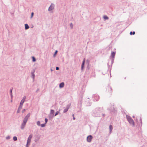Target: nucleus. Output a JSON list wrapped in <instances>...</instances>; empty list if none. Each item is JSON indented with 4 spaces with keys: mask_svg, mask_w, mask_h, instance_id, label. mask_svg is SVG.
<instances>
[{
    "mask_svg": "<svg viewBox=\"0 0 147 147\" xmlns=\"http://www.w3.org/2000/svg\"><path fill=\"white\" fill-rule=\"evenodd\" d=\"M107 89L108 90L109 93L111 94L112 92V89L111 87L108 86L107 87Z\"/></svg>",
    "mask_w": 147,
    "mask_h": 147,
    "instance_id": "9",
    "label": "nucleus"
},
{
    "mask_svg": "<svg viewBox=\"0 0 147 147\" xmlns=\"http://www.w3.org/2000/svg\"><path fill=\"white\" fill-rule=\"evenodd\" d=\"M73 119L74 120H75V118L74 117H73Z\"/></svg>",
    "mask_w": 147,
    "mask_h": 147,
    "instance_id": "51",
    "label": "nucleus"
},
{
    "mask_svg": "<svg viewBox=\"0 0 147 147\" xmlns=\"http://www.w3.org/2000/svg\"><path fill=\"white\" fill-rule=\"evenodd\" d=\"M24 102H25V101H23V100H21V101L20 102V105H23V103Z\"/></svg>",
    "mask_w": 147,
    "mask_h": 147,
    "instance_id": "24",
    "label": "nucleus"
},
{
    "mask_svg": "<svg viewBox=\"0 0 147 147\" xmlns=\"http://www.w3.org/2000/svg\"><path fill=\"white\" fill-rule=\"evenodd\" d=\"M64 85V83L63 82H62L59 85V88H63Z\"/></svg>",
    "mask_w": 147,
    "mask_h": 147,
    "instance_id": "15",
    "label": "nucleus"
},
{
    "mask_svg": "<svg viewBox=\"0 0 147 147\" xmlns=\"http://www.w3.org/2000/svg\"><path fill=\"white\" fill-rule=\"evenodd\" d=\"M72 116L73 117H74V114H73Z\"/></svg>",
    "mask_w": 147,
    "mask_h": 147,
    "instance_id": "53",
    "label": "nucleus"
},
{
    "mask_svg": "<svg viewBox=\"0 0 147 147\" xmlns=\"http://www.w3.org/2000/svg\"><path fill=\"white\" fill-rule=\"evenodd\" d=\"M32 61L33 62H34L36 61V59L34 57H32Z\"/></svg>",
    "mask_w": 147,
    "mask_h": 147,
    "instance_id": "30",
    "label": "nucleus"
},
{
    "mask_svg": "<svg viewBox=\"0 0 147 147\" xmlns=\"http://www.w3.org/2000/svg\"><path fill=\"white\" fill-rule=\"evenodd\" d=\"M55 7V5L53 3H51L50 6L49 7L48 11H51L52 10H53L54 8Z\"/></svg>",
    "mask_w": 147,
    "mask_h": 147,
    "instance_id": "6",
    "label": "nucleus"
},
{
    "mask_svg": "<svg viewBox=\"0 0 147 147\" xmlns=\"http://www.w3.org/2000/svg\"><path fill=\"white\" fill-rule=\"evenodd\" d=\"M71 105L68 104L66 105V108L63 110V112L64 113H66L68 111L69 108L70 107Z\"/></svg>",
    "mask_w": 147,
    "mask_h": 147,
    "instance_id": "8",
    "label": "nucleus"
},
{
    "mask_svg": "<svg viewBox=\"0 0 147 147\" xmlns=\"http://www.w3.org/2000/svg\"><path fill=\"white\" fill-rule=\"evenodd\" d=\"M11 102H12V100H11Z\"/></svg>",
    "mask_w": 147,
    "mask_h": 147,
    "instance_id": "55",
    "label": "nucleus"
},
{
    "mask_svg": "<svg viewBox=\"0 0 147 147\" xmlns=\"http://www.w3.org/2000/svg\"><path fill=\"white\" fill-rule=\"evenodd\" d=\"M36 124L38 126H40V122L39 121H38L36 122Z\"/></svg>",
    "mask_w": 147,
    "mask_h": 147,
    "instance_id": "27",
    "label": "nucleus"
},
{
    "mask_svg": "<svg viewBox=\"0 0 147 147\" xmlns=\"http://www.w3.org/2000/svg\"><path fill=\"white\" fill-rule=\"evenodd\" d=\"M30 142H30V141H27V144H26V147H29V146L30 145Z\"/></svg>",
    "mask_w": 147,
    "mask_h": 147,
    "instance_id": "20",
    "label": "nucleus"
},
{
    "mask_svg": "<svg viewBox=\"0 0 147 147\" xmlns=\"http://www.w3.org/2000/svg\"><path fill=\"white\" fill-rule=\"evenodd\" d=\"M26 123V122L23 121V122L22 123L21 125V129H24Z\"/></svg>",
    "mask_w": 147,
    "mask_h": 147,
    "instance_id": "10",
    "label": "nucleus"
},
{
    "mask_svg": "<svg viewBox=\"0 0 147 147\" xmlns=\"http://www.w3.org/2000/svg\"><path fill=\"white\" fill-rule=\"evenodd\" d=\"M92 97L94 98V99L93 100L94 101H97L99 99V96L98 94H96L93 95Z\"/></svg>",
    "mask_w": 147,
    "mask_h": 147,
    "instance_id": "4",
    "label": "nucleus"
},
{
    "mask_svg": "<svg viewBox=\"0 0 147 147\" xmlns=\"http://www.w3.org/2000/svg\"><path fill=\"white\" fill-rule=\"evenodd\" d=\"M89 61H88V60H87V63H88V64H89Z\"/></svg>",
    "mask_w": 147,
    "mask_h": 147,
    "instance_id": "48",
    "label": "nucleus"
},
{
    "mask_svg": "<svg viewBox=\"0 0 147 147\" xmlns=\"http://www.w3.org/2000/svg\"><path fill=\"white\" fill-rule=\"evenodd\" d=\"M39 88H38L37 90L36 91V93L38 92V91H39Z\"/></svg>",
    "mask_w": 147,
    "mask_h": 147,
    "instance_id": "44",
    "label": "nucleus"
},
{
    "mask_svg": "<svg viewBox=\"0 0 147 147\" xmlns=\"http://www.w3.org/2000/svg\"><path fill=\"white\" fill-rule=\"evenodd\" d=\"M103 111L102 108L99 107H96L92 111V115L94 117H100Z\"/></svg>",
    "mask_w": 147,
    "mask_h": 147,
    "instance_id": "1",
    "label": "nucleus"
},
{
    "mask_svg": "<svg viewBox=\"0 0 147 147\" xmlns=\"http://www.w3.org/2000/svg\"><path fill=\"white\" fill-rule=\"evenodd\" d=\"M20 110H21L20 109H18L17 112V113H19L20 112Z\"/></svg>",
    "mask_w": 147,
    "mask_h": 147,
    "instance_id": "40",
    "label": "nucleus"
},
{
    "mask_svg": "<svg viewBox=\"0 0 147 147\" xmlns=\"http://www.w3.org/2000/svg\"><path fill=\"white\" fill-rule=\"evenodd\" d=\"M30 113H28L27 115L24 118L23 121H25L26 122H27L28 119L30 117Z\"/></svg>",
    "mask_w": 147,
    "mask_h": 147,
    "instance_id": "7",
    "label": "nucleus"
},
{
    "mask_svg": "<svg viewBox=\"0 0 147 147\" xmlns=\"http://www.w3.org/2000/svg\"><path fill=\"white\" fill-rule=\"evenodd\" d=\"M25 29L26 30H27L29 29L30 28L29 26H28V24H25Z\"/></svg>",
    "mask_w": 147,
    "mask_h": 147,
    "instance_id": "17",
    "label": "nucleus"
},
{
    "mask_svg": "<svg viewBox=\"0 0 147 147\" xmlns=\"http://www.w3.org/2000/svg\"><path fill=\"white\" fill-rule=\"evenodd\" d=\"M26 98V96H24L23 98L22 99V100H23V101H25V100Z\"/></svg>",
    "mask_w": 147,
    "mask_h": 147,
    "instance_id": "37",
    "label": "nucleus"
},
{
    "mask_svg": "<svg viewBox=\"0 0 147 147\" xmlns=\"http://www.w3.org/2000/svg\"><path fill=\"white\" fill-rule=\"evenodd\" d=\"M58 52V51L57 50H56L55 52V53L53 55V57H55L56 56V55L57 54Z\"/></svg>",
    "mask_w": 147,
    "mask_h": 147,
    "instance_id": "26",
    "label": "nucleus"
},
{
    "mask_svg": "<svg viewBox=\"0 0 147 147\" xmlns=\"http://www.w3.org/2000/svg\"><path fill=\"white\" fill-rule=\"evenodd\" d=\"M46 124H45V123L42 124H41V125H40V126L42 127H44L45 126Z\"/></svg>",
    "mask_w": 147,
    "mask_h": 147,
    "instance_id": "31",
    "label": "nucleus"
},
{
    "mask_svg": "<svg viewBox=\"0 0 147 147\" xmlns=\"http://www.w3.org/2000/svg\"><path fill=\"white\" fill-rule=\"evenodd\" d=\"M91 105V103H89V105H88L87 106H90Z\"/></svg>",
    "mask_w": 147,
    "mask_h": 147,
    "instance_id": "50",
    "label": "nucleus"
},
{
    "mask_svg": "<svg viewBox=\"0 0 147 147\" xmlns=\"http://www.w3.org/2000/svg\"><path fill=\"white\" fill-rule=\"evenodd\" d=\"M135 34V32L134 31L133 32H132V31L130 32V35H134Z\"/></svg>",
    "mask_w": 147,
    "mask_h": 147,
    "instance_id": "29",
    "label": "nucleus"
},
{
    "mask_svg": "<svg viewBox=\"0 0 147 147\" xmlns=\"http://www.w3.org/2000/svg\"><path fill=\"white\" fill-rule=\"evenodd\" d=\"M40 139V138H38L37 139H36L35 140H34V141L35 142H37Z\"/></svg>",
    "mask_w": 147,
    "mask_h": 147,
    "instance_id": "32",
    "label": "nucleus"
},
{
    "mask_svg": "<svg viewBox=\"0 0 147 147\" xmlns=\"http://www.w3.org/2000/svg\"><path fill=\"white\" fill-rule=\"evenodd\" d=\"M109 134H111V133L113 129V127L111 125H110L109 126Z\"/></svg>",
    "mask_w": 147,
    "mask_h": 147,
    "instance_id": "16",
    "label": "nucleus"
},
{
    "mask_svg": "<svg viewBox=\"0 0 147 147\" xmlns=\"http://www.w3.org/2000/svg\"><path fill=\"white\" fill-rule=\"evenodd\" d=\"M60 111V110H59V111H57L56 112L55 114L54 115V116H56V115H58L60 113V112H59Z\"/></svg>",
    "mask_w": 147,
    "mask_h": 147,
    "instance_id": "23",
    "label": "nucleus"
},
{
    "mask_svg": "<svg viewBox=\"0 0 147 147\" xmlns=\"http://www.w3.org/2000/svg\"><path fill=\"white\" fill-rule=\"evenodd\" d=\"M103 18L105 20H108L109 19V17L106 15H105L103 16Z\"/></svg>",
    "mask_w": 147,
    "mask_h": 147,
    "instance_id": "22",
    "label": "nucleus"
},
{
    "mask_svg": "<svg viewBox=\"0 0 147 147\" xmlns=\"http://www.w3.org/2000/svg\"><path fill=\"white\" fill-rule=\"evenodd\" d=\"M54 69H52V68L51 69V71H54Z\"/></svg>",
    "mask_w": 147,
    "mask_h": 147,
    "instance_id": "49",
    "label": "nucleus"
},
{
    "mask_svg": "<svg viewBox=\"0 0 147 147\" xmlns=\"http://www.w3.org/2000/svg\"><path fill=\"white\" fill-rule=\"evenodd\" d=\"M32 136H33V135L32 134H30L28 138V139H29V140H31V139L32 138Z\"/></svg>",
    "mask_w": 147,
    "mask_h": 147,
    "instance_id": "21",
    "label": "nucleus"
},
{
    "mask_svg": "<svg viewBox=\"0 0 147 147\" xmlns=\"http://www.w3.org/2000/svg\"><path fill=\"white\" fill-rule=\"evenodd\" d=\"M78 107L80 109H81V108L82 107V101L80 100L78 102Z\"/></svg>",
    "mask_w": 147,
    "mask_h": 147,
    "instance_id": "11",
    "label": "nucleus"
},
{
    "mask_svg": "<svg viewBox=\"0 0 147 147\" xmlns=\"http://www.w3.org/2000/svg\"><path fill=\"white\" fill-rule=\"evenodd\" d=\"M133 117L134 118L135 117V116H133Z\"/></svg>",
    "mask_w": 147,
    "mask_h": 147,
    "instance_id": "54",
    "label": "nucleus"
},
{
    "mask_svg": "<svg viewBox=\"0 0 147 147\" xmlns=\"http://www.w3.org/2000/svg\"><path fill=\"white\" fill-rule=\"evenodd\" d=\"M10 137L9 136H8L6 137V139L7 140H9V139H10Z\"/></svg>",
    "mask_w": 147,
    "mask_h": 147,
    "instance_id": "38",
    "label": "nucleus"
},
{
    "mask_svg": "<svg viewBox=\"0 0 147 147\" xmlns=\"http://www.w3.org/2000/svg\"><path fill=\"white\" fill-rule=\"evenodd\" d=\"M70 27L71 29L73 28V24L72 23H71L70 24Z\"/></svg>",
    "mask_w": 147,
    "mask_h": 147,
    "instance_id": "39",
    "label": "nucleus"
},
{
    "mask_svg": "<svg viewBox=\"0 0 147 147\" xmlns=\"http://www.w3.org/2000/svg\"><path fill=\"white\" fill-rule=\"evenodd\" d=\"M102 114V116L103 117H104L105 116V114H103V113H101Z\"/></svg>",
    "mask_w": 147,
    "mask_h": 147,
    "instance_id": "43",
    "label": "nucleus"
},
{
    "mask_svg": "<svg viewBox=\"0 0 147 147\" xmlns=\"http://www.w3.org/2000/svg\"><path fill=\"white\" fill-rule=\"evenodd\" d=\"M111 64L112 65L113 63L114 59V58H111Z\"/></svg>",
    "mask_w": 147,
    "mask_h": 147,
    "instance_id": "34",
    "label": "nucleus"
},
{
    "mask_svg": "<svg viewBox=\"0 0 147 147\" xmlns=\"http://www.w3.org/2000/svg\"><path fill=\"white\" fill-rule=\"evenodd\" d=\"M85 62V59H84L83 61V62H82V64L81 68V69L82 70L84 67Z\"/></svg>",
    "mask_w": 147,
    "mask_h": 147,
    "instance_id": "13",
    "label": "nucleus"
},
{
    "mask_svg": "<svg viewBox=\"0 0 147 147\" xmlns=\"http://www.w3.org/2000/svg\"><path fill=\"white\" fill-rule=\"evenodd\" d=\"M54 117V115H53L50 114L49 115V119H52Z\"/></svg>",
    "mask_w": 147,
    "mask_h": 147,
    "instance_id": "18",
    "label": "nucleus"
},
{
    "mask_svg": "<svg viewBox=\"0 0 147 147\" xmlns=\"http://www.w3.org/2000/svg\"><path fill=\"white\" fill-rule=\"evenodd\" d=\"M13 140L16 141L17 140V138L16 136H14L13 138Z\"/></svg>",
    "mask_w": 147,
    "mask_h": 147,
    "instance_id": "28",
    "label": "nucleus"
},
{
    "mask_svg": "<svg viewBox=\"0 0 147 147\" xmlns=\"http://www.w3.org/2000/svg\"><path fill=\"white\" fill-rule=\"evenodd\" d=\"M115 52L114 51H113L111 52V58H115Z\"/></svg>",
    "mask_w": 147,
    "mask_h": 147,
    "instance_id": "12",
    "label": "nucleus"
},
{
    "mask_svg": "<svg viewBox=\"0 0 147 147\" xmlns=\"http://www.w3.org/2000/svg\"><path fill=\"white\" fill-rule=\"evenodd\" d=\"M12 90L13 88H11L10 90V94L11 99H12L13 97L12 94Z\"/></svg>",
    "mask_w": 147,
    "mask_h": 147,
    "instance_id": "14",
    "label": "nucleus"
},
{
    "mask_svg": "<svg viewBox=\"0 0 147 147\" xmlns=\"http://www.w3.org/2000/svg\"><path fill=\"white\" fill-rule=\"evenodd\" d=\"M126 118L130 125H131L133 127H134L135 126L134 122L131 117L130 116L127 115Z\"/></svg>",
    "mask_w": 147,
    "mask_h": 147,
    "instance_id": "2",
    "label": "nucleus"
},
{
    "mask_svg": "<svg viewBox=\"0 0 147 147\" xmlns=\"http://www.w3.org/2000/svg\"><path fill=\"white\" fill-rule=\"evenodd\" d=\"M22 106L23 105H20L18 107V109L21 110L22 108Z\"/></svg>",
    "mask_w": 147,
    "mask_h": 147,
    "instance_id": "33",
    "label": "nucleus"
},
{
    "mask_svg": "<svg viewBox=\"0 0 147 147\" xmlns=\"http://www.w3.org/2000/svg\"><path fill=\"white\" fill-rule=\"evenodd\" d=\"M34 14V13L33 12H32L31 13V18H32V17L33 16Z\"/></svg>",
    "mask_w": 147,
    "mask_h": 147,
    "instance_id": "41",
    "label": "nucleus"
},
{
    "mask_svg": "<svg viewBox=\"0 0 147 147\" xmlns=\"http://www.w3.org/2000/svg\"><path fill=\"white\" fill-rule=\"evenodd\" d=\"M27 141L31 142V140L28 138V139L27 140Z\"/></svg>",
    "mask_w": 147,
    "mask_h": 147,
    "instance_id": "47",
    "label": "nucleus"
},
{
    "mask_svg": "<svg viewBox=\"0 0 147 147\" xmlns=\"http://www.w3.org/2000/svg\"><path fill=\"white\" fill-rule=\"evenodd\" d=\"M90 66H89V65H88L87 66V68L88 69H90Z\"/></svg>",
    "mask_w": 147,
    "mask_h": 147,
    "instance_id": "45",
    "label": "nucleus"
},
{
    "mask_svg": "<svg viewBox=\"0 0 147 147\" xmlns=\"http://www.w3.org/2000/svg\"><path fill=\"white\" fill-rule=\"evenodd\" d=\"M45 124H46L48 121V119H47L46 118L45 119Z\"/></svg>",
    "mask_w": 147,
    "mask_h": 147,
    "instance_id": "36",
    "label": "nucleus"
},
{
    "mask_svg": "<svg viewBox=\"0 0 147 147\" xmlns=\"http://www.w3.org/2000/svg\"><path fill=\"white\" fill-rule=\"evenodd\" d=\"M107 65H108V67H110V65H109L108 64Z\"/></svg>",
    "mask_w": 147,
    "mask_h": 147,
    "instance_id": "52",
    "label": "nucleus"
},
{
    "mask_svg": "<svg viewBox=\"0 0 147 147\" xmlns=\"http://www.w3.org/2000/svg\"><path fill=\"white\" fill-rule=\"evenodd\" d=\"M54 111L53 110L51 109V110L50 112V114L52 115H54Z\"/></svg>",
    "mask_w": 147,
    "mask_h": 147,
    "instance_id": "19",
    "label": "nucleus"
},
{
    "mask_svg": "<svg viewBox=\"0 0 147 147\" xmlns=\"http://www.w3.org/2000/svg\"><path fill=\"white\" fill-rule=\"evenodd\" d=\"M93 138V137L91 135L88 136L86 138V140L87 142H91Z\"/></svg>",
    "mask_w": 147,
    "mask_h": 147,
    "instance_id": "5",
    "label": "nucleus"
},
{
    "mask_svg": "<svg viewBox=\"0 0 147 147\" xmlns=\"http://www.w3.org/2000/svg\"><path fill=\"white\" fill-rule=\"evenodd\" d=\"M107 109L109 110L111 113H115L116 112V110L114 107L113 105L111 106L110 108Z\"/></svg>",
    "mask_w": 147,
    "mask_h": 147,
    "instance_id": "3",
    "label": "nucleus"
},
{
    "mask_svg": "<svg viewBox=\"0 0 147 147\" xmlns=\"http://www.w3.org/2000/svg\"><path fill=\"white\" fill-rule=\"evenodd\" d=\"M26 111V109H24L23 110H22V113H24V111Z\"/></svg>",
    "mask_w": 147,
    "mask_h": 147,
    "instance_id": "46",
    "label": "nucleus"
},
{
    "mask_svg": "<svg viewBox=\"0 0 147 147\" xmlns=\"http://www.w3.org/2000/svg\"><path fill=\"white\" fill-rule=\"evenodd\" d=\"M56 70H58L59 69V67H56Z\"/></svg>",
    "mask_w": 147,
    "mask_h": 147,
    "instance_id": "42",
    "label": "nucleus"
},
{
    "mask_svg": "<svg viewBox=\"0 0 147 147\" xmlns=\"http://www.w3.org/2000/svg\"><path fill=\"white\" fill-rule=\"evenodd\" d=\"M31 74L32 75V78H34L35 77V75L34 74V72L33 71L31 72Z\"/></svg>",
    "mask_w": 147,
    "mask_h": 147,
    "instance_id": "25",
    "label": "nucleus"
},
{
    "mask_svg": "<svg viewBox=\"0 0 147 147\" xmlns=\"http://www.w3.org/2000/svg\"><path fill=\"white\" fill-rule=\"evenodd\" d=\"M140 123H141V127L142 126V119H141V117H140Z\"/></svg>",
    "mask_w": 147,
    "mask_h": 147,
    "instance_id": "35",
    "label": "nucleus"
}]
</instances>
